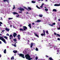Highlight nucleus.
I'll list each match as a JSON object with an SVG mask.
<instances>
[{"instance_id": "f257e3e1", "label": "nucleus", "mask_w": 60, "mask_h": 60, "mask_svg": "<svg viewBox=\"0 0 60 60\" xmlns=\"http://www.w3.org/2000/svg\"><path fill=\"white\" fill-rule=\"evenodd\" d=\"M25 57L26 58V59H27L28 60H32V59H33L32 58H31V57H30V56L29 55V54H28L25 55Z\"/></svg>"}, {"instance_id": "f03ea898", "label": "nucleus", "mask_w": 60, "mask_h": 60, "mask_svg": "<svg viewBox=\"0 0 60 60\" xmlns=\"http://www.w3.org/2000/svg\"><path fill=\"white\" fill-rule=\"evenodd\" d=\"M0 40H2L5 43H7V42H6V41L2 37L0 36Z\"/></svg>"}, {"instance_id": "7ed1b4c3", "label": "nucleus", "mask_w": 60, "mask_h": 60, "mask_svg": "<svg viewBox=\"0 0 60 60\" xmlns=\"http://www.w3.org/2000/svg\"><path fill=\"white\" fill-rule=\"evenodd\" d=\"M19 56H21V57H22V58H25V57L24 56V55L20 53V54H18Z\"/></svg>"}, {"instance_id": "20e7f679", "label": "nucleus", "mask_w": 60, "mask_h": 60, "mask_svg": "<svg viewBox=\"0 0 60 60\" xmlns=\"http://www.w3.org/2000/svg\"><path fill=\"white\" fill-rule=\"evenodd\" d=\"M23 29L24 30V31H26V29H27V28L26 26H23Z\"/></svg>"}, {"instance_id": "39448f33", "label": "nucleus", "mask_w": 60, "mask_h": 60, "mask_svg": "<svg viewBox=\"0 0 60 60\" xmlns=\"http://www.w3.org/2000/svg\"><path fill=\"white\" fill-rule=\"evenodd\" d=\"M17 34L15 32L13 33V36L14 38H15V37H16V36H17Z\"/></svg>"}, {"instance_id": "423d86ee", "label": "nucleus", "mask_w": 60, "mask_h": 60, "mask_svg": "<svg viewBox=\"0 0 60 60\" xmlns=\"http://www.w3.org/2000/svg\"><path fill=\"white\" fill-rule=\"evenodd\" d=\"M20 11H24L25 9H24L23 8H18Z\"/></svg>"}, {"instance_id": "0eeeda50", "label": "nucleus", "mask_w": 60, "mask_h": 60, "mask_svg": "<svg viewBox=\"0 0 60 60\" xmlns=\"http://www.w3.org/2000/svg\"><path fill=\"white\" fill-rule=\"evenodd\" d=\"M9 38L10 40H11V39H12L13 38V36H12V35H10L9 36Z\"/></svg>"}, {"instance_id": "6e6552de", "label": "nucleus", "mask_w": 60, "mask_h": 60, "mask_svg": "<svg viewBox=\"0 0 60 60\" xmlns=\"http://www.w3.org/2000/svg\"><path fill=\"white\" fill-rule=\"evenodd\" d=\"M5 30H6V31H8H8H10V29H8L7 28H5Z\"/></svg>"}, {"instance_id": "1a4fd4ad", "label": "nucleus", "mask_w": 60, "mask_h": 60, "mask_svg": "<svg viewBox=\"0 0 60 60\" xmlns=\"http://www.w3.org/2000/svg\"><path fill=\"white\" fill-rule=\"evenodd\" d=\"M54 6H60V5L59 4H55L54 5Z\"/></svg>"}, {"instance_id": "9d476101", "label": "nucleus", "mask_w": 60, "mask_h": 60, "mask_svg": "<svg viewBox=\"0 0 60 60\" xmlns=\"http://www.w3.org/2000/svg\"><path fill=\"white\" fill-rule=\"evenodd\" d=\"M13 52L15 54V53H17V50L15 51V50H14L13 51Z\"/></svg>"}, {"instance_id": "9b49d317", "label": "nucleus", "mask_w": 60, "mask_h": 60, "mask_svg": "<svg viewBox=\"0 0 60 60\" xmlns=\"http://www.w3.org/2000/svg\"><path fill=\"white\" fill-rule=\"evenodd\" d=\"M20 35H18V39H19V40H20Z\"/></svg>"}, {"instance_id": "f8f14e48", "label": "nucleus", "mask_w": 60, "mask_h": 60, "mask_svg": "<svg viewBox=\"0 0 60 60\" xmlns=\"http://www.w3.org/2000/svg\"><path fill=\"white\" fill-rule=\"evenodd\" d=\"M34 34L36 36V37H37L38 38H39V36L37 35V34H35V33H34Z\"/></svg>"}, {"instance_id": "ddd939ff", "label": "nucleus", "mask_w": 60, "mask_h": 60, "mask_svg": "<svg viewBox=\"0 0 60 60\" xmlns=\"http://www.w3.org/2000/svg\"><path fill=\"white\" fill-rule=\"evenodd\" d=\"M28 26L29 27H30V28L31 29V24H29L28 25Z\"/></svg>"}, {"instance_id": "4468645a", "label": "nucleus", "mask_w": 60, "mask_h": 60, "mask_svg": "<svg viewBox=\"0 0 60 60\" xmlns=\"http://www.w3.org/2000/svg\"><path fill=\"white\" fill-rule=\"evenodd\" d=\"M4 53L5 54H6V49H5L4 50Z\"/></svg>"}, {"instance_id": "2eb2a0df", "label": "nucleus", "mask_w": 60, "mask_h": 60, "mask_svg": "<svg viewBox=\"0 0 60 60\" xmlns=\"http://www.w3.org/2000/svg\"><path fill=\"white\" fill-rule=\"evenodd\" d=\"M39 17H42V16H43V15L42 14L39 15Z\"/></svg>"}, {"instance_id": "dca6fc26", "label": "nucleus", "mask_w": 60, "mask_h": 60, "mask_svg": "<svg viewBox=\"0 0 60 60\" xmlns=\"http://www.w3.org/2000/svg\"><path fill=\"white\" fill-rule=\"evenodd\" d=\"M41 20H38L37 21H36V22H41Z\"/></svg>"}, {"instance_id": "f3484780", "label": "nucleus", "mask_w": 60, "mask_h": 60, "mask_svg": "<svg viewBox=\"0 0 60 60\" xmlns=\"http://www.w3.org/2000/svg\"><path fill=\"white\" fill-rule=\"evenodd\" d=\"M14 56H12L11 58V60H14Z\"/></svg>"}, {"instance_id": "a211bd4d", "label": "nucleus", "mask_w": 60, "mask_h": 60, "mask_svg": "<svg viewBox=\"0 0 60 60\" xmlns=\"http://www.w3.org/2000/svg\"><path fill=\"white\" fill-rule=\"evenodd\" d=\"M33 43H31V44L30 47H31V48H32L33 47Z\"/></svg>"}, {"instance_id": "6ab92c4d", "label": "nucleus", "mask_w": 60, "mask_h": 60, "mask_svg": "<svg viewBox=\"0 0 60 60\" xmlns=\"http://www.w3.org/2000/svg\"><path fill=\"white\" fill-rule=\"evenodd\" d=\"M13 40L14 41L16 42L17 41V39L15 38H14L13 39Z\"/></svg>"}, {"instance_id": "aec40b11", "label": "nucleus", "mask_w": 60, "mask_h": 60, "mask_svg": "<svg viewBox=\"0 0 60 60\" xmlns=\"http://www.w3.org/2000/svg\"><path fill=\"white\" fill-rule=\"evenodd\" d=\"M53 11H57L55 9H53Z\"/></svg>"}, {"instance_id": "412c9836", "label": "nucleus", "mask_w": 60, "mask_h": 60, "mask_svg": "<svg viewBox=\"0 0 60 60\" xmlns=\"http://www.w3.org/2000/svg\"><path fill=\"white\" fill-rule=\"evenodd\" d=\"M36 7H37V8H38V9H41V8H39V7H38V6L37 5L36 6Z\"/></svg>"}, {"instance_id": "4be33fe9", "label": "nucleus", "mask_w": 60, "mask_h": 60, "mask_svg": "<svg viewBox=\"0 0 60 60\" xmlns=\"http://www.w3.org/2000/svg\"><path fill=\"white\" fill-rule=\"evenodd\" d=\"M23 8H24L25 9H26V10H27L28 11H29V10H28V8H26V7H23Z\"/></svg>"}, {"instance_id": "5701e85b", "label": "nucleus", "mask_w": 60, "mask_h": 60, "mask_svg": "<svg viewBox=\"0 0 60 60\" xmlns=\"http://www.w3.org/2000/svg\"><path fill=\"white\" fill-rule=\"evenodd\" d=\"M20 31H24V30L22 29L21 28L19 29Z\"/></svg>"}, {"instance_id": "b1692460", "label": "nucleus", "mask_w": 60, "mask_h": 60, "mask_svg": "<svg viewBox=\"0 0 60 60\" xmlns=\"http://www.w3.org/2000/svg\"><path fill=\"white\" fill-rule=\"evenodd\" d=\"M3 1L4 2H8V0H4Z\"/></svg>"}, {"instance_id": "393cba45", "label": "nucleus", "mask_w": 60, "mask_h": 60, "mask_svg": "<svg viewBox=\"0 0 60 60\" xmlns=\"http://www.w3.org/2000/svg\"><path fill=\"white\" fill-rule=\"evenodd\" d=\"M3 38H5L6 40L7 39V37L6 36H4L3 37Z\"/></svg>"}, {"instance_id": "a878e982", "label": "nucleus", "mask_w": 60, "mask_h": 60, "mask_svg": "<svg viewBox=\"0 0 60 60\" xmlns=\"http://www.w3.org/2000/svg\"><path fill=\"white\" fill-rule=\"evenodd\" d=\"M35 2V1H32V3H35V2Z\"/></svg>"}, {"instance_id": "bb28decb", "label": "nucleus", "mask_w": 60, "mask_h": 60, "mask_svg": "<svg viewBox=\"0 0 60 60\" xmlns=\"http://www.w3.org/2000/svg\"><path fill=\"white\" fill-rule=\"evenodd\" d=\"M49 59L50 60H53V59H52V58L51 57H50Z\"/></svg>"}, {"instance_id": "cd10ccee", "label": "nucleus", "mask_w": 60, "mask_h": 60, "mask_svg": "<svg viewBox=\"0 0 60 60\" xmlns=\"http://www.w3.org/2000/svg\"><path fill=\"white\" fill-rule=\"evenodd\" d=\"M28 9H29V10H31V8L30 7H28Z\"/></svg>"}, {"instance_id": "c85d7f7f", "label": "nucleus", "mask_w": 60, "mask_h": 60, "mask_svg": "<svg viewBox=\"0 0 60 60\" xmlns=\"http://www.w3.org/2000/svg\"><path fill=\"white\" fill-rule=\"evenodd\" d=\"M57 35V36H58L59 37H60V35H59V34H56Z\"/></svg>"}, {"instance_id": "c756f323", "label": "nucleus", "mask_w": 60, "mask_h": 60, "mask_svg": "<svg viewBox=\"0 0 60 60\" xmlns=\"http://www.w3.org/2000/svg\"><path fill=\"white\" fill-rule=\"evenodd\" d=\"M15 9V6L14 5L13 6V10H14Z\"/></svg>"}, {"instance_id": "7c9ffc66", "label": "nucleus", "mask_w": 60, "mask_h": 60, "mask_svg": "<svg viewBox=\"0 0 60 60\" xmlns=\"http://www.w3.org/2000/svg\"><path fill=\"white\" fill-rule=\"evenodd\" d=\"M46 33L47 34H49V32H48V30L46 31Z\"/></svg>"}, {"instance_id": "2f4dec72", "label": "nucleus", "mask_w": 60, "mask_h": 60, "mask_svg": "<svg viewBox=\"0 0 60 60\" xmlns=\"http://www.w3.org/2000/svg\"><path fill=\"white\" fill-rule=\"evenodd\" d=\"M45 11H48V9L47 8L45 9Z\"/></svg>"}, {"instance_id": "473e14b6", "label": "nucleus", "mask_w": 60, "mask_h": 60, "mask_svg": "<svg viewBox=\"0 0 60 60\" xmlns=\"http://www.w3.org/2000/svg\"><path fill=\"white\" fill-rule=\"evenodd\" d=\"M38 59V57H37V56L36 57H35V59H36V60H37V59Z\"/></svg>"}, {"instance_id": "72a5a7b5", "label": "nucleus", "mask_w": 60, "mask_h": 60, "mask_svg": "<svg viewBox=\"0 0 60 60\" xmlns=\"http://www.w3.org/2000/svg\"><path fill=\"white\" fill-rule=\"evenodd\" d=\"M52 25H56V23H52Z\"/></svg>"}, {"instance_id": "f704fd0d", "label": "nucleus", "mask_w": 60, "mask_h": 60, "mask_svg": "<svg viewBox=\"0 0 60 60\" xmlns=\"http://www.w3.org/2000/svg\"><path fill=\"white\" fill-rule=\"evenodd\" d=\"M36 51H38V49L37 48H36Z\"/></svg>"}, {"instance_id": "c9c22d12", "label": "nucleus", "mask_w": 60, "mask_h": 60, "mask_svg": "<svg viewBox=\"0 0 60 60\" xmlns=\"http://www.w3.org/2000/svg\"><path fill=\"white\" fill-rule=\"evenodd\" d=\"M16 12H13V14H16Z\"/></svg>"}, {"instance_id": "e433bc0d", "label": "nucleus", "mask_w": 60, "mask_h": 60, "mask_svg": "<svg viewBox=\"0 0 60 60\" xmlns=\"http://www.w3.org/2000/svg\"><path fill=\"white\" fill-rule=\"evenodd\" d=\"M49 26H53V25H52L51 24H49Z\"/></svg>"}, {"instance_id": "4c0bfd02", "label": "nucleus", "mask_w": 60, "mask_h": 60, "mask_svg": "<svg viewBox=\"0 0 60 60\" xmlns=\"http://www.w3.org/2000/svg\"><path fill=\"white\" fill-rule=\"evenodd\" d=\"M41 35H42V36H43V35H44V34H41Z\"/></svg>"}, {"instance_id": "58836bf2", "label": "nucleus", "mask_w": 60, "mask_h": 60, "mask_svg": "<svg viewBox=\"0 0 60 60\" xmlns=\"http://www.w3.org/2000/svg\"><path fill=\"white\" fill-rule=\"evenodd\" d=\"M9 19H12V18H8Z\"/></svg>"}, {"instance_id": "ea45409f", "label": "nucleus", "mask_w": 60, "mask_h": 60, "mask_svg": "<svg viewBox=\"0 0 60 60\" xmlns=\"http://www.w3.org/2000/svg\"><path fill=\"white\" fill-rule=\"evenodd\" d=\"M19 13H22V11H19Z\"/></svg>"}, {"instance_id": "a19ab883", "label": "nucleus", "mask_w": 60, "mask_h": 60, "mask_svg": "<svg viewBox=\"0 0 60 60\" xmlns=\"http://www.w3.org/2000/svg\"><path fill=\"white\" fill-rule=\"evenodd\" d=\"M14 47H17V45H15V44H14Z\"/></svg>"}, {"instance_id": "79ce46f5", "label": "nucleus", "mask_w": 60, "mask_h": 60, "mask_svg": "<svg viewBox=\"0 0 60 60\" xmlns=\"http://www.w3.org/2000/svg\"><path fill=\"white\" fill-rule=\"evenodd\" d=\"M6 35H7V36H9V34H8V33H7L6 34Z\"/></svg>"}, {"instance_id": "37998d69", "label": "nucleus", "mask_w": 60, "mask_h": 60, "mask_svg": "<svg viewBox=\"0 0 60 60\" xmlns=\"http://www.w3.org/2000/svg\"><path fill=\"white\" fill-rule=\"evenodd\" d=\"M43 33H44V34H45V31L44 30H43Z\"/></svg>"}, {"instance_id": "c03bdc74", "label": "nucleus", "mask_w": 60, "mask_h": 60, "mask_svg": "<svg viewBox=\"0 0 60 60\" xmlns=\"http://www.w3.org/2000/svg\"><path fill=\"white\" fill-rule=\"evenodd\" d=\"M0 24H2L3 23L1 22H0Z\"/></svg>"}, {"instance_id": "a18cd8bd", "label": "nucleus", "mask_w": 60, "mask_h": 60, "mask_svg": "<svg viewBox=\"0 0 60 60\" xmlns=\"http://www.w3.org/2000/svg\"><path fill=\"white\" fill-rule=\"evenodd\" d=\"M32 25H34V24H35L33 22L32 23Z\"/></svg>"}, {"instance_id": "49530a36", "label": "nucleus", "mask_w": 60, "mask_h": 60, "mask_svg": "<svg viewBox=\"0 0 60 60\" xmlns=\"http://www.w3.org/2000/svg\"><path fill=\"white\" fill-rule=\"evenodd\" d=\"M17 43H18V42H15V45H16V43H17Z\"/></svg>"}, {"instance_id": "de8ad7c7", "label": "nucleus", "mask_w": 60, "mask_h": 60, "mask_svg": "<svg viewBox=\"0 0 60 60\" xmlns=\"http://www.w3.org/2000/svg\"><path fill=\"white\" fill-rule=\"evenodd\" d=\"M54 35H56V33H54Z\"/></svg>"}, {"instance_id": "09e8293b", "label": "nucleus", "mask_w": 60, "mask_h": 60, "mask_svg": "<svg viewBox=\"0 0 60 60\" xmlns=\"http://www.w3.org/2000/svg\"><path fill=\"white\" fill-rule=\"evenodd\" d=\"M57 40H58V41L59 40H60V38H58L57 39Z\"/></svg>"}, {"instance_id": "8fccbe9b", "label": "nucleus", "mask_w": 60, "mask_h": 60, "mask_svg": "<svg viewBox=\"0 0 60 60\" xmlns=\"http://www.w3.org/2000/svg\"><path fill=\"white\" fill-rule=\"evenodd\" d=\"M0 19H1V20H3V19H2V17H1L0 18Z\"/></svg>"}, {"instance_id": "3c124183", "label": "nucleus", "mask_w": 60, "mask_h": 60, "mask_svg": "<svg viewBox=\"0 0 60 60\" xmlns=\"http://www.w3.org/2000/svg\"><path fill=\"white\" fill-rule=\"evenodd\" d=\"M44 4L42 3V4H41V6H43V5H44Z\"/></svg>"}, {"instance_id": "603ef678", "label": "nucleus", "mask_w": 60, "mask_h": 60, "mask_svg": "<svg viewBox=\"0 0 60 60\" xmlns=\"http://www.w3.org/2000/svg\"><path fill=\"white\" fill-rule=\"evenodd\" d=\"M5 31V30H3L2 31V32H4Z\"/></svg>"}, {"instance_id": "864d4df0", "label": "nucleus", "mask_w": 60, "mask_h": 60, "mask_svg": "<svg viewBox=\"0 0 60 60\" xmlns=\"http://www.w3.org/2000/svg\"><path fill=\"white\" fill-rule=\"evenodd\" d=\"M46 57H49V56H48L47 55H46Z\"/></svg>"}, {"instance_id": "5fc2aeb1", "label": "nucleus", "mask_w": 60, "mask_h": 60, "mask_svg": "<svg viewBox=\"0 0 60 60\" xmlns=\"http://www.w3.org/2000/svg\"><path fill=\"white\" fill-rule=\"evenodd\" d=\"M40 7L41 8H42V7H43V6H40Z\"/></svg>"}, {"instance_id": "6e6d98bb", "label": "nucleus", "mask_w": 60, "mask_h": 60, "mask_svg": "<svg viewBox=\"0 0 60 60\" xmlns=\"http://www.w3.org/2000/svg\"><path fill=\"white\" fill-rule=\"evenodd\" d=\"M1 56H2V55L1 54H0V57H1Z\"/></svg>"}, {"instance_id": "4d7b16f0", "label": "nucleus", "mask_w": 60, "mask_h": 60, "mask_svg": "<svg viewBox=\"0 0 60 60\" xmlns=\"http://www.w3.org/2000/svg\"><path fill=\"white\" fill-rule=\"evenodd\" d=\"M1 43H2V42H1V41H0V44H1Z\"/></svg>"}, {"instance_id": "13d9d810", "label": "nucleus", "mask_w": 60, "mask_h": 60, "mask_svg": "<svg viewBox=\"0 0 60 60\" xmlns=\"http://www.w3.org/2000/svg\"><path fill=\"white\" fill-rule=\"evenodd\" d=\"M59 21H60V19H59L58 20Z\"/></svg>"}, {"instance_id": "bf43d9fd", "label": "nucleus", "mask_w": 60, "mask_h": 60, "mask_svg": "<svg viewBox=\"0 0 60 60\" xmlns=\"http://www.w3.org/2000/svg\"><path fill=\"white\" fill-rule=\"evenodd\" d=\"M44 8H47V7H45Z\"/></svg>"}, {"instance_id": "052dcab7", "label": "nucleus", "mask_w": 60, "mask_h": 60, "mask_svg": "<svg viewBox=\"0 0 60 60\" xmlns=\"http://www.w3.org/2000/svg\"><path fill=\"white\" fill-rule=\"evenodd\" d=\"M45 1H48V0H45Z\"/></svg>"}, {"instance_id": "680f3d73", "label": "nucleus", "mask_w": 60, "mask_h": 60, "mask_svg": "<svg viewBox=\"0 0 60 60\" xmlns=\"http://www.w3.org/2000/svg\"><path fill=\"white\" fill-rule=\"evenodd\" d=\"M16 14H18V13H16Z\"/></svg>"}, {"instance_id": "e2e57ef3", "label": "nucleus", "mask_w": 60, "mask_h": 60, "mask_svg": "<svg viewBox=\"0 0 60 60\" xmlns=\"http://www.w3.org/2000/svg\"><path fill=\"white\" fill-rule=\"evenodd\" d=\"M44 35H45V33H44Z\"/></svg>"}, {"instance_id": "0e129e2a", "label": "nucleus", "mask_w": 60, "mask_h": 60, "mask_svg": "<svg viewBox=\"0 0 60 60\" xmlns=\"http://www.w3.org/2000/svg\"><path fill=\"white\" fill-rule=\"evenodd\" d=\"M17 16H19V15H17Z\"/></svg>"}, {"instance_id": "69168bd1", "label": "nucleus", "mask_w": 60, "mask_h": 60, "mask_svg": "<svg viewBox=\"0 0 60 60\" xmlns=\"http://www.w3.org/2000/svg\"><path fill=\"white\" fill-rule=\"evenodd\" d=\"M10 26H11V27L12 26V25H11Z\"/></svg>"}, {"instance_id": "338daca9", "label": "nucleus", "mask_w": 60, "mask_h": 60, "mask_svg": "<svg viewBox=\"0 0 60 60\" xmlns=\"http://www.w3.org/2000/svg\"><path fill=\"white\" fill-rule=\"evenodd\" d=\"M0 26H1V24H0Z\"/></svg>"}, {"instance_id": "774afa93", "label": "nucleus", "mask_w": 60, "mask_h": 60, "mask_svg": "<svg viewBox=\"0 0 60 60\" xmlns=\"http://www.w3.org/2000/svg\"><path fill=\"white\" fill-rule=\"evenodd\" d=\"M28 41L29 42L30 41L29 40H28Z\"/></svg>"}]
</instances>
